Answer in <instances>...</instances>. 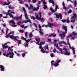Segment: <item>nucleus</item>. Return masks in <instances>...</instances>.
<instances>
[{
	"mask_svg": "<svg viewBox=\"0 0 77 77\" xmlns=\"http://www.w3.org/2000/svg\"><path fill=\"white\" fill-rule=\"evenodd\" d=\"M59 35L61 36V38L63 39L64 37L65 36V32H63L62 33V34H60Z\"/></svg>",
	"mask_w": 77,
	"mask_h": 77,
	"instance_id": "obj_1",
	"label": "nucleus"
},
{
	"mask_svg": "<svg viewBox=\"0 0 77 77\" xmlns=\"http://www.w3.org/2000/svg\"><path fill=\"white\" fill-rule=\"evenodd\" d=\"M11 55V52H9V53L7 54L6 53H4L3 54V55L4 56H6V57H9Z\"/></svg>",
	"mask_w": 77,
	"mask_h": 77,
	"instance_id": "obj_2",
	"label": "nucleus"
},
{
	"mask_svg": "<svg viewBox=\"0 0 77 77\" xmlns=\"http://www.w3.org/2000/svg\"><path fill=\"white\" fill-rule=\"evenodd\" d=\"M10 38H11V39H14L15 41H16V40H17V38H18V36H16L15 37L14 35H10Z\"/></svg>",
	"mask_w": 77,
	"mask_h": 77,
	"instance_id": "obj_3",
	"label": "nucleus"
},
{
	"mask_svg": "<svg viewBox=\"0 0 77 77\" xmlns=\"http://www.w3.org/2000/svg\"><path fill=\"white\" fill-rule=\"evenodd\" d=\"M56 18H59V17H60V19H62V15L61 14H60L59 15L58 14H56Z\"/></svg>",
	"mask_w": 77,
	"mask_h": 77,
	"instance_id": "obj_4",
	"label": "nucleus"
},
{
	"mask_svg": "<svg viewBox=\"0 0 77 77\" xmlns=\"http://www.w3.org/2000/svg\"><path fill=\"white\" fill-rule=\"evenodd\" d=\"M47 25L48 26V27H49L51 28V26H55V25H54V23H48Z\"/></svg>",
	"mask_w": 77,
	"mask_h": 77,
	"instance_id": "obj_5",
	"label": "nucleus"
},
{
	"mask_svg": "<svg viewBox=\"0 0 77 77\" xmlns=\"http://www.w3.org/2000/svg\"><path fill=\"white\" fill-rule=\"evenodd\" d=\"M39 6H38L36 8H33V10H32L33 11H38L39 10Z\"/></svg>",
	"mask_w": 77,
	"mask_h": 77,
	"instance_id": "obj_6",
	"label": "nucleus"
},
{
	"mask_svg": "<svg viewBox=\"0 0 77 77\" xmlns=\"http://www.w3.org/2000/svg\"><path fill=\"white\" fill-rule=\"evenodd\" d=\"M49 3H52L53 6L54 7V4L55 3L53 0H49Z\"/></svg>",
	"mask_w": 77,
	"mask_h": 77,
	"instance_id": "obj_7",
	"label": "nucleus"
},
{
	"mask_svg": "<svg viewBox=\"0 0 77 77\" xmlns=\"http://www.w3.org/2000/svg\"><path fill=\"white\" fill-rule=\"evenodd\" d=\"M73 16H72L71 19H74V20H75L76 19V17H77V14H73Z\"/></svg>",
	"mask_w": 77,
	"mask_h": 77,
	"instance_id": "obj_8",
	"label": "nucleus"
},
{
	"mask_svg": "<svg viewBox=\"0 0 77 77\" xmlns=\"http://www.w3.org/2000/svg\"><path fill=\"white\" fill-rule=\"evenodd\" d=\"M62 28L63 29H64V30H65V32L66 33H67V30H68V29H67L66 26H62Z\"/></svg>",
	"mask_w": 77,
	"mask_h": 77,
	"instance_id": "obj_9",
	"label": "nucleus"
},
{
	"mask_svg": "<svg viewBox=\"0 0 77 77\" xmlns=\"http://www.w3.org/2000/svg\"><path fill=\"white\" fill-rule=\"evenodd\" d=\"M39 14L40 15V17L39 18H37V19H36L37 20H39V21H41V17H42V15L41 14V12H39Z\"/></svg>",
	"mask_w": 77,
	"mask_h": 77,
	"instance_id": "obj_10",
	"label": "nucleus"
},
{
	"mask_svg": "<svg viewBox=\"0 0 77 77\" xmlns=\"http://www.w3.org/2000/svg\"><path fill=\"white\" fill-rule=\"evenodd\" d=\"M0 68L1 69L2 71H5V67L2 65L0 66Z\"/></svg>",
	"mask_w": 77,
	"mask_h": 77,
	"instance_id": "obj_11",
	"label": "nucleus"
},
{
	"mask_svg": "<svg viewBox=\"0 0 77 77\" xmlns=\"http://www.w3.org/2000/svg\"><path fill=\"white\" fill-rule=\"evenodd\" d=\"M13 20H17V21H18L19 20V19H20V18H19V17H17V16L14 17L13 18Z\"/></svg>",
	"mask_w": 77,
	"mask_h": 77,
	"instance_id": "obj_12",
	"label": "nucleus"
},
{
	"mask_svg": "<svg viewBox=\"0 0 77 77\" xmlns=\"http://www.w3.org/2000/svg\"><path fill=\"white\" fill-rule=\"evenodd\" d=\"M25 41L26 42L25 43V44H28V43L30 41H31V39H30L27 40L26 39Z\"/></svg>",
	"mask_w": 77,
	"mask_h": 77,
	"instance_id": "obj_13",
	"label": "nucleus"
},
{
	"mask_svg": "<svg viewBox=\"0 0 77 77\" xmlns=\"http://www.w3.org/2000/svg\"><path fill=\"white\" fill-rule=\"evenodd\" d=\"M57 9H59V6L58 5H57L55 6V12H57Z\"/></svg>",
	"mask_w": 77,
	"mask_h": 77,
	"instance_id": "obj_14",
	"label": "nucleus"
},
{
	"mask_svg": "<svg viewBox=\"0 0 77 77\" xmlns=\"http://www.w3.org/2000/svg\"><path fill=\"white\" fill-rule=\"evenodd\" d=\"M11 54L12 55L9 56V57H10V58H13L14 57V54L13 52H11Z\"/></svg>",
	"mask_w": 77,
	"mask_h": 77,
	"instance_id": "obj_15",
	"label": "nucleus"
},
{
	"mask_svg": "<svg viewBox=\"0 0 77 77\" xmlns=\"http://www.w3.org/2000/svg\"><path fill=\"white\" fill-rule=\"evenodd\" d=\"M29 9H32L33 10V5H30V7H28Z\"/></svg>",
	"mask_w": 77,
	"mask_h": 77,
	"instance_id": "obj_16",
	"label": "nucleus"
},
{
	"mask_svg": "<svg viewBox=\"0 0 77 77\" xmlns=\"http://www.w3.org/2000/svg\"><path fill=\"white\" fill-rule=\"evenodd\" d=\"M9 23H12L13 24H15V22L14 21V20H11L9 22Z\"/></svg>",
	"mask_w": 77,
	"mask_h": 77,
	"instance_id": "obj_17",
	"label": "nucleus"
},
{
	"mask_svg": "<svg viewBox=\"0 0 77 77\" xmlns=\"http://www.w3.org/2000/svg\"><path fill=\"white\" fill-rule=\"evenodd\" d=\"M74 49H75V48H72V53L73 54H75V50H74Z\"/></svg>",
	"mask_w": 77,
	"mask_h": 77,
	"instance_id": "obj_18",
	"label": "nucleus"
},
{
	"mask_svg": "<svg viewBox=\"0 0 77 77\" xmlns=\"http://www.w3.org/2000/svg\"><path fill=\"white\" fill-rule=\"evenodd\" d=\"M16 40L17 41V42H18L19 44H21L22 41L21 40H18L17 39H16Z\"/></svg>",
	"mask_w": 77,
	"mask_h": 77,
	"instance_id": "obj_19",
	"label": "nucleus"
},
{
	"mask_svg": "<svg viewBox=\"0 0 77 77\" xmlns=\"http://www.w3.org/2000/svg\"><path fill=\"white\" fill-rule=\"evenodd\" d=\"M67 44L68 45H69V47L71 49V45H70V44L69 43V39H67Z\"/></svg>",
	"mask_w": 77,
	"mask_h": 77,
	"instance_id": "obj_20",
	"label": "nucleus"
},
{
	"mask_svg": "<svg viewBox=\"0 0 77 77\" xmlns=\"http://www.w3.org/2000/svg\"><path fill=\"white\" fill-rule=\"evenodd\" d=\"M39 32L41 35H43V32H42V29H39Z\"/></svg>",
	"mask_w": 77,
	"mask_h": 77,
	"instance_id": "obj_21",
	"label": "nucleus"
},
{
	"mask_svg": "<svg viewBox=\"0 0 77 77\" xmlns=\"http://www.w3.org/2000/svg\"><path fill=\"white\" fill-rule=\"evenodd\" d=\"M39 32L41 35H43V32H42V29H39Z\"/></svg>",
	"mask_w": 77,
	"mask_h": 77,
	"instance_id": "obj_22",
	"label": "nucleus"
},
{
	"mask_svg": "<svg viewBox=\"0 0 77 77\" xmlns=\"http://www.w3.org/2000/svg\"><path fill=\"white\" fill-rule=\"evenodd\" d=\"M25 17L26 19H29V17H27V14L26 13V12L25 13Z\"/></svg>",
	"mask_w": 77,
	"mask_h": 77,
	"instance_id": "obj_23",
	"label": "nucleus"
},
{
	"mask_svg": "<svg viewBox=\"0 0 77 77\" xmlns=\"http://www.w3.org/2000/svg\"><path fill=\"white\" fill-rule=\"evenodd\" d=\"M54 46H56L57 48L58 49H59V47L58 46V44H57V43H55L54 44Z\"/></svg>",
	"mask_w": 77,
	"mask_h": 77,
	"instance_id": "obj_24",
	"label": "nucleus"
},
{
	"mask_svg": "<svg viewBox=\"0 0 77 77\" xmlns=\"http://www.w3.org/2000/svg\"><path fill=\"white\" fill-rule=\"evenodd\" d=\"M59 64L57 63H55L54 64V66H55L56 67V66H59Z\"/></svg>",
	"mask_w": 77,
	"mask_h": 77,
	"instance_id": "obj_25",
	"label": "nucleus"
},
{
	"mask_svg": "<svg viewBox=\"0 0 77 77\" xmlns=\"http://www.w3.org/2000/svg\"><path fill=\"white\" fill-rule=\"evenodd\" d=\"M44 48H45V50H48V45H47V46H45L44 47Z\"/></svg>",
	"mask_w": 77,
	"mask_h": 77,
	"instance_id": "obj_26",
	"label": "nucleus"
},
{
	"mask_svg": "<svg viewBox=\"0 0 77 77\" xmlns=\"http://www.w3.org/2000/svg\"><path fill=\"white\" fill-rule=\"evenodd\" d=\"M50 11H52V13L55 12V11L54 10H53V9L52 8H50Z\"/></svg>",
	"mask_w": 77,
	"mask_h": 77,
	"instance_id": "obj_27",
	"label": "nucleus"
},
{
	"mask_svg": "<svg viewBox=\"0 0 77 77\" xmlns=\"http://www.w3.org/2000/svg\"><path fill=\"white\" fill-rule=\"evenodd\" d=\"M65 55H66L67 56H68V55L69 56V55L70 54L69 53V52H67L66 51L65 52Z\"/></svg>",
	"mask_w": 77,
	"mask_h": 77,
	"instance_id": "obj_28",
	"label": "nucleus"
},
{
	"mask_svg": "<svg viewBox=\"0 0 77 77\" xmlns=\"http://www.w3.org/2000/svg\"><path fill=\"white\" fill-rule=\"evenodd\" d=\"M4 4L5 5H9V4H10V2H9V3H7V2H4Z\"/></svg>",
	"mask_w": 77,
	"mask_h": 77,
	"instance_id": "obj_29",
	"label": "nucleus"
},
{
	"mask_svg": "<svg viewBox=\"0 0 77 77\" xmlns=\"http://www.w3.org/2000/svg\"><path fill=\"white\" fill-rule=\"evenodd\" d=\"M43 8L44 9H46L47 8V6L46 5H44V6L43 7Z\"/></svg>",
	"mask_w": 77,
	"mask_h": 77,
	"instance_id": "obj_30",
	"label": "nucleus"
},
{
	"mask_svg": "<svg viewBox=\"0 0 77 77\" xmlns=\"http://www.w3.org/2000/svg\"><path fill=\"white\" fill-rule=\"evenodd\" d=\"M32 36H33V34H32V33L30 32L29 35V37L32 38Z\"/></svg>",
	"mask_w": 77,
	"mask_h": 77,
	"instance_id": "obj_31",
	"label": "nucleus"
},
{
	"mask_svg": "<svg viewBox=\"0 0 77 77\" xmlns=\"http://www.w3.org/2000/svg\"><path fill=\"white\" fill-rule=\"evenodd\" d=\"M21 39H22V40H25V41L26 40V38H24V37H21Z\"/></svg>",
	"mask_w": 77,
	"mask_h": 77,
	"instance_id": "obj_32",
	"label": "nucleus"
},
{
	"mask_svg": "<svg viewBox=\"0 0 77 77\" xmlns=\"http://www.w3.org/2000/svg\"><path fill=\"white\" fill-rule=\"evenodd\" d=\"M74 4L75 6H77V1H74Z\"/></svg>",
	"mask_w": 77,
	"mask_h": 77,
	"instance_id": "obj_33",
	"label": "nucleus"
},
{
	"mask_svg": "<svg viewBox=\"0 0 77 77\" xmlns=\"http://www.w3.org/2000/svg\"><path fill=\"white\" fill-rule=\"evenodd\" d=\"M70 37H72V35H69L67 37V38H69Z\"/></svg>",
	"mask_w": 77,
	"mask_h": 77,
	"instance_id": "obj_34",
	"label": "nucleus"
},
{
	"mask_svg": "<svg viewBox=\"0 0 77 77\" xmlns=\"http://www.w3.org/2000/svg\"><path fill=\"white\" fill-rule=\"evenodd\" d=\"M35 39L36 41H37V42H40V40L38 38H35Z\"/></svg>",
	"mask_w": 77,
	"mask_h": 77,
	"instance_id": "obj_35",
	"label": "nucleus"
},
{
	"mask_svg": "<svg viewBox=\"0 0 77 77\" xmlns=\"http://www.w3.org/2000/svg\"><path fill=\"white\" fill-rule=\"evenodd\" d=\"M35 17L36 18V19H38V14H35Z\"/></svg>",
	"mask_w": 77,
	"mask_h": 77,
	"instance_id": "obj_36",
	"label": "nucleus"
},
{
	"mask_svg": "<svg viewBox=\"0 0 77 77\" xmlns=\"http://www.w3.org/2000/svg\"><path fill=\"white\" fill-rule=\"evenodd\" d=\"M41 21L42 22H44V18H43V17L41 18Z\"/></svg>",
	"mask_w": 77,
	"mask_h": 77,
	"instance_id": "obj_37",
	"label": "nucleus"
},
{
	"mask_svg": "<svg viewBox=\"0 0 77 77\" xmlns=\"http://www.w3.org/2000/svg\"><path fill=\"white\" fill-rule=\"evenodd\" d=\"M32 2H33L34 3H36V2H37V1L36 0H33L32 1Z\"/></svg>",
	"mask_w": 77,
	"mask_h": 77,
	"instance_id": "obj_38",
	"label": "nucleus"
},
{
	"mask_svg": "<svg viewBox=\"0 0 77 77\" xmlns=\"http://www.w3.org/2000/svg\"><path fill=\"white\" fill-rule=\"evenodd\" d=\"M20 27H22V29H23V28H24V25H22L20 26Z\"/></svg>",
	"mask_w": 77,
	"mask_h": 77,
	"instance_id": "obj_39",
	"label": "nucleus"
},
{
	"mask_svg": "<svg viewBox=\"0 0 77 77\" xmlns=\"http://www.w3.org/2000/svg\"><path fill=\"white\" fill-rule=\"evenodd\" d=\"M43 3L44 4V5H47V3L45 2V1L43 2Z\"/></svg>",
	"mask_w": 77,
	"mask_h": 77,
	"instance_id": "obj_40",
	"label": "nucleus"
},
{
	"mask_svg": "<svg viewBox=\"0 0 77 77\" xmlns=\"http://www.w3.org/2000/svg\"><path fill=\"white\" fill-rule=\"evenodd\" d=\"M45 43V42H41L40 43V45H42V44H44Z\"/></svg>",
	"mask_w": 77,
	"mask_h": 77,
	"instance_id": "obj_41",
	"label": "nucleus"
},
{
	"mask_svg": "<svg viewBox=\"0 0 77 77\" xmlns=\"http://www.w3.org/2000/svg\"><path fill=\"white\" fill-rule=\"evenodd\" d=\"M41 51L42 52V53H45V51H44V49H42L41 50Z\"/></svg>",
	"mask_w": 77,
	"mask_h": 77,
	"instance_id": "obj_42",
	"label": "nucleus"
},
{
	"mask_svg": "<svg viewBox=\"0 0 77 77\" xmlns=\"http://www.w3.org/2000/svg\"><path fill=\"white\" fill-rule=\"evenodd\" d=\"M28 35L27 32H26L25 33V36L26 37H27L28 36V35Z\"/></svg>",
	"mask_w": 77,
	"mask_h": 77,
	"instance_id": "obj_43",
	"label": "nucleus"
},
{
	"mask_svg": "<svg viewBox=\"0 0 77 77\" xmlns=\"http://www.w3.org/2000/svg\"><path fill=\"white\" fill-rule=\"evenodd\" d=\"M51 35L53 36V37H55V36H56V34L54 35L52 33V34H51Z\"/></svg>",
	"mask_w": 77,
	"mask_h": 77,
	"instance_id": "obj_44",
	"label": "nucleus"
},
{
	"mask_svg": "<svg viewBox=\"0 0 77 77\" xmlns=\"http://www.w3.org/2000/svg\"><path fill=\"white\" fill-rule=\"evenodd\" d=\"M71 12H72V10H69L68 12V14H70V13H71Z\"/></svg>",
	"mask_w": 77,
	"mask_h": 77,
	"instance_id": "obj_45",
	"label": "nucleus"
},
{
	"mask_svg": "<svg viewBox=\"0 0 77 77\" xmlns=\"http://www.w3.org/2000/svg\"><path fill=\"white\" fill-rule=\"evenodd\" d=\"M31 18L32 19H33V20H35V18L33 16L31 17Z\"/></svg>",
	"mask_w": 77,
	"mask_h": 77,
	"instance_id": "obj_46",
	"label": "nucleus"
},
{
	"mask_svg": "<svg viewBox=\"0 0 77 77\" xmlns=\"http://www.w3.org/2000/svg\"><path fill=\"white\" fill-rule=\"evenodd\" d=\"M61 21L63 22V23H66V21L65 20H61Z\"/></svg>",
	"mask_w": 77,
	"mask_h": 77,
	"instance_id": "obj_47",
	"label": "nucleus"
},
{
	"mask_svg": "<svg viewBox=\"0 0 77 77\" xmlns=\"http://www.w3.org/2000/svg\"><path fill=\"white\" fill-rule=\"evenodd\" d=\"M9 31V29H7L6 30V35H8V33Z\"/></svg>",
	"mask_w": 77,
	"mask_h": 77,
	"instance_id": "obj_48",
	"label": "nucleus"
},
{
	"mask_svg": "<svg viewBox=\"0 0 77 77\" xmlns=\"http://www.w3.org/2000/svg\"><path fill=\"white\" fill-rule=\"evenodd\" d=\"M42 27H48V26L47 25H43L42 26Z\"/></svg>",
	"mask_w": 77,
	"mask_h": 77,
	"instance_id": "obj_49",
	"label": "nucleus"
},
{
	"mask_svg": "<svg viewBox=\"0 0 77 77\" xmlns=\"http://www.w3.org/2000/svg\"><path fill=\"white\" fill-rule=\"evenodd\" d=\"M10 17L11 18H12L13 19H14V15H13L12 14H11L10 15Z\"/></svg>",
	"mask_w": 77,
	"mask_h": 77,
	"instance_id": "obj_50",
	"label": "nucleus"
},
{
	"mask_svg": "<svg viewBox=\"0 0 77 77\" xmlns=\"http://www.w3.org/2000/svg\"><path fill=\"white\" fill-rule=\"evenodd\" d=\"M50 55L51 57H54V55L53 54H51Z\"/></svg>",
	"mask_w": 77,
	"mask_h": 77,
	"instance_id": "obj_51",
	"label": "nucleus"
},
{
	"mask_svg": "<svg viewBox=\"0 0 77 77\" xmlns=\"http://www.w3.org/2000/svg\"><path fill=\"white\" fill-rule=\"evenodd\" d=\"M38 45H40L39 46V48L40 49H41V48H42V46H41V45H40V44H38Z\"/></svg>",
	"mask_w": 77,
	"mask_h": 77,
	"instance_id": "obj_52",
	"label": "nucleus"
},
{
	"mask_svg": "<svg viewBox=\"0 0 77 77\" xmlns=\"http://www.w3.org/2000/svg\"><path fill=\"white\" fill-rule=\"evenodd\" d=\"M26 56V54L25 53H23L22 54V57H24Z\"/></svg>",
	"mask_w": 77,
	"mask_h": 77,
	"instance_id": "obj_53",
	"label": "nucleus"
},
{
	"mask_svg": "<svg viewBox=\"0 0 77 77\" xmlns=\"http://www.w3.org/2000/svg\"><path fill=\"white\" fill-rule=\"evenodd\" d=\"M65 42H63V41H61V42L60 43V44H65Z\"/></svg>",
	"mask_w": 77,
	"mask_h": 77,
	"instance_id": "obj_54",
	"label": "nucleus"
},
{
	"mask_svg": "<svg viewBox=\"0 0 77 77\" xmlns=\"http://www.w3.org/2000/svg\"><path fill=\"white\" fill-rule=\"evenodd\" d=\"M17 24L18 26H20V25L21 24V22H19L17 23Z\"/></svg>",
	"mask_w": 77,
	"mask_h": 77,
	"instance_id": "obj_55",
	"label": "nucleus"
},
{
	"mask_svg": "<svg viewBox=\"0 0 77 77\" xmlns=\"http://www.w3.org/2000/svg\"><path fill=\"white\" fill-rule=\"evenodd\" d=\"M54 62V60H52L51 62V63L52 65H53V62Z\"/></svg>",
	"mask_w": 77,
	"mask_h": 77,
	"instance_id": "obj_56",
	"label": "nucleus"
},
{
	"mask_svg": "<svg viewBox=\"0 0 77 77\" xmlns=\"http://www.w3.org/2000/svg\"><path fill=\"white\" fill-rule=\"evenodd\" d=\"M5 38H9V35H7L6 36H5Z\"/></svg>",
	"mask_w": 77,
	"mask_h": 77,
	"instance_id": "obj_57",
	"label": "nucleus"
},
{
	"mask_svg": "<svg viewBox=\"0 0 77 77\" xmlns=\"http://www.w3.org/2000/svg\"><path fill=\"white\" fill-rule=\"evenodd\" d=\"M72 35H76V33H75V32H73L72 33Z\"/></svg>",
	"mask_w": 77,
	"mask_h": 77,
	"instance_id": "obj_58",
	"label": "nucleus"
},
{
	"mask_svg": "<svg viewBox=\"0 0 77 77\" xmlns=\"http://www.w3.org/2000/svg\"><path fill=\"white\" fill-rule=\"evenodd\" d=\"M75 20H72L71 21V22H73V23H75Z\"/></svg>",
	"mask_w": 77,
	"mask_h": 77,
	"instance_id": "obj_59",
	"label": "nucleus"
},
{
	"mask_svg": "<svg viewBox=\"0 0 77 77\" xmlns=\"http://www.w3.org/2000/svg\"><path fill=\"white\" fill-rule=\"evenodd\" d=\"M27 21H28V22H29V23H31V21L30 20L28 19Z\"/></svg>",
	"mask_w": 77,
	"mask_h": 77,
	"instance_id": "obj_60",
	"label": "nucleus"
},
{
	"mask_svg": "<svg viewBox=\"0 0 77 77\" xmlns=\"http://www.w3.org/2000/svg\"><path fill=\"white\" fill-rule=\"evenodd\" d=\"M67 23H70V21L68 19L67 20Z\"/></svg>",
	"mask_w": 77,
	"mask_h": 77,
	"instance_id": "obj_61",
	"label": "nucleus"
},
{
	"mask_svg": "<svg viewBox=\"0 0 77 77\" xmlns=\"http://www.w3.org/2000/svg\"><path fill=\"white\" fill-rule=\"evenodd\" d=\"M23 11L24 12H26V10L25 9V8H23Z\"/></svg>",
	"mask_w": 77,
	"mask_h": 77,
	"instance_id": "obj_62",
	"label": "nucleus"
},
{
	"mask_svg": "<svg viewBox=\"0 0 77 77\" xmlns=\"http://www.w3.org/2000/svg\"><path fill=\"white\" fill-rule=\"evenodd\" d=\"M60 51L61 54H63V53H62V50L61 49H60Z\"/></svg>",
	"mask_w": 77,
	"mask_h": 77,
	"instance_id": "obj_63",
	"label": "nucleus"
},
{
	"mask_svg": "<svg viewBox=\"0 0 77 77\" xmlns=\"http://www.w3.org/2000/svg\"><path fill=\"white\" fill-rule=\"evenodd\" d=\"M60 61H61V60H59L57 61V63H59V62H60Z\"/></svg>",
	"mask_w": 77,
	"mask_h": 77,
	"instance_id": "obj_64",
	"label": "nucleus"
}]
</instances>
